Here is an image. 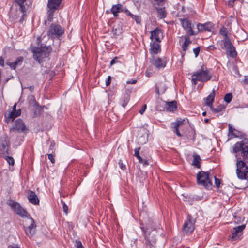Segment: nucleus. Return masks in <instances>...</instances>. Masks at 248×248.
Returning <instances> with one entry per match:
<instances>
[{
    "label": "nucleus",
    "mask_w": 248,
    "mask_h": 248,
    "mask_svg": "<svg viewBox=\"0 0 248 248\" xmlns=\"http://www.w3.org/2000/svg\"><path fill=\"white\" fill-rule=\"evenodd\" d=\"M232 153L236 161H246L248 159V139H244L237 142L232 147Z\"/></svg>",
    "instance_id": "nucleus-1"
},
{
    "label": "nucleus",
    "mask_w": 248,
    "mask_h": 248,
    "mask_svg": "<svg viewBox=\"0 0 248 248\" xmlns=\"http://www.w3.org/2000/svg\"><path fill=\"white\" fill-rule=\"evenodd\" d=\"M212 73L208 68L201 66V68L194 73L192 75L191 81L193 85H196L197 81L206 82L210 80L212 78Z\"/></svg>",
    "instance_id": "nucleus-2"
},
{
    "label": "nucleus",
    "mask_w": 248,
    "mask_h": 248,
    "mask_svg": "<svg viewBox=\"0 0 248 248\" xmlns=\"http://www.w3.org/2000/svg\"><path fill=\"white\" fill-rule=\"evenodd\" d=\"M52 51L51 47L49 46H42L40 47H34L32 48L33 58L39 63L42 62L43 59L47 57Z\"/></svg>",
    "instance_id": "nucleus-3"
},
{
    "label": "nucleus",
    "mask_w": 248,
    "mask_h": 248,
    "mask_svg": "<svg viewBox=\"0 0 248 248\" xmlns=\"http://www.w3.org/2000/svg\"><path fill=\"white\" fill-rule=\"evenodd\" d=\"M64 33V29L60 24L52 23L47 31V37L52 40L59 39Z\"/></svg>",
    "instance_id": "nucleus-4"
},
{
    "label": "nucleus",
    "mask_w": 248,
    "mask_h": 248,
    "mask_svg": "<svg viewBox=\"0 0 248 248\" xmlns=\"http://www.w3.org/2000/svg\"><path fill=\"white\" fill-rule=\"evenodd\" d=\"M197 182L199 185L203 186L207 189H212L213 184L210 178V172L201 171L197 174Z\"/></svg>",
    "instance_id": "nucleus-5"
},
{
    "label": "nucleus",
    "mask_w": 248,
    "mask_h": 248,
    "mask_svg": "<svg viewBox=\"0 0 248 248\" xmlns=\"http://www.w3.org/2000/svg\"><path fill=\"white\" fill-rule=\"evenodd\" d=\"M142 231L144 232L145 240V248H155L157 231L145 230Z\"/></svg>",
    "instance_id": "nucleus-6"
},
{
    "label": "nucleus",
    "mask_w": 248,
    "mask_h": 248,
    "mask_svg": "<svg viewBox=\"0 0 248 248\" xmlns=\"http://www.w3.org/2000/svg\"><path fill=\"white\" fill-rule=\"evenodd\" d=\"M24 222H25L24 225L25 232L28 237L31 238L36 232V225L34 220L31 217L24 220Z\"/></svg>",
    "instance_id": "nucleus-7"
},
{
    "label": "nucleus",
    "mask_w": 248,
    "mask_h": 248,
    "mask_svg": "<svg viewBox=\"0 0 248 248\" xmlns=\"http://www.w3.org/2000/svg\"><path fill=\"white\" fill-rule=\"evenodd\" d=\"M236 174L240 179H247L248 178V166L245 161H236Z\"/></svg>",
    "instance_id": "nucleus-8"
},
{
    "label": "nucleus",
    "mask_w": 248,
    "mask_h": 248,
    "mask_svg": "<svg viewBox=\"0 0 248 248\" xmlns=\"http://www.w3.org/2000/svg\"><path fill=\"white\" fill-rule=\"evenodd\" d=\"M7 204L11 207L16 214L20 216L21 217H26V219L29 218L31 216L28 212L23 208H22L19 203H17L14 200H10L7 202Z\"/></svg>",
    "instance_id": "nucleus-9"
},
{
    "label": "nucleus",
    "mask_w": 248,
    "mask_h": 248,
    "mask_svg": "<svg viewBox=\"0 0 248 248\" xmlns=\"http://www.w3.org/2000/svg\"><path fill=\"white\" fill-rule=\"evenodd\" d=\"M195 220L191 215H188L183 225L182 231L186 234L191 233L195 229Z\"/></svg>",
    "instance_id": "nucleus-10"
},
{
    "label": "nucleus",
    "mask_w": 248,
    "mask_h": 248,
    "mask_svg": "<svg viewBox=\"0 0 248 248\" xmlns=\"http://www.w3.org/2000/svg\"><path fill=\"white\" fill-rule=\"evenodd\" d=\"M181 24L185 30L186 31L187 35L194 36L197 35L193 30V25L192 24L191 21L188 18H179Z\"/></svg>",
    "instance_id": "nucleus-11"
},
{
    "label": "nucleus",
    "mask_w": 248,
    "mask_h": 248,
    "mask_svg": "<svg viewBox=\"0 0 248 248\" xmlns=\"http://www.w3.org/2000/svg\"><path fill=\"white\" fill-rule=\"evenodd\" d=\"M142 231H157L160 228V225L156 220L149 218L147 222L140 223Z\"/></svg>",
    "instance_id": "nucleus-12"
},
{
    "label": "nucleus",
    "mask_w": 248,
    "mask_h": 248,
    "mask_svg": "<svg viewBox=\"0 0 248 248\" xmlns=\"http://www.w3.org/2000/svg\"><path fill=\"white\" fill-rule=\"evenodd\" d=\"M9 144L7 137L5 136L0 137V156L9 154Z\"/></svg>",
    "instance_id": "nucleus-13"
},
{
    "label": "nucleus",
    "mask_w": 248,
    "mask_h": 248,
    "mask_svg": "<svg viewBox=\"0 0 248 248\" xmlns=\"http://www.w3.org/2000/svg\"><path fill=\"white\" fill-rule=\"evenodd\" d=\"M246 227L245 224H242L233 228L231 231V234L229 236V238L232 240H235L240 238L243 234V231Z\"/></svg>",
    "instance_id": "nucleus-14"
},
{
    "label": "nucleus",
    "mask_w": 248,
    "mask_h": 248,
    "mask_svg": "<svg viewBox=\"0 0 248 248\" xmlns=\"http://www.w3.org/2000/svg\"><path fill=\"white\" fill-rule=\"evenodd\" d=\"M128 11L127 8L121 3L113 5L110 9L111 13L113 14L115 18H117L119 16L118 14L121 12L124 13L127 15Z\"/></svg>",
    "instance_id": "nucleus-15"
},
{
    "label": "nucleus",
    "mask_w": 248,
    "mask_h": 248,
    "mask_svg": "<svg viewBox=\"0 0 248 248\" xmlns=\"http://www.w3.org/2000/svg\"><path fill=\"white\" fill-rule=\"evenodd\" d=\"M150 32L151 36L150 38L152 41L161 42L164 38L163 31L157 28L151 31Z\"/></svg>",
    "instance_id": "nucleus-16"
},
{
    "label": "nucleus",
    "mask_w": 248,
    "mask_h": 248,
    "mask_svg": "<svg viewBox=\"0 0 248 248\" xmlns=\"http://www.w3.org/2000/svg\"><path fill=\"white\" fill-rule=\"evenodd\" d=\"M185 120L181 118L177 119L176 121L171 124V129L173 132L178 137H181L182 135L180 133L179 128L185 124Z\"/></svg>",
    "instance_id": "nucleus-17"
},
{
    "label": "nucleus",
    "mask_w": 248,
    "mask_h": 248,
    "mask_svg": "<svg viewBox=\"0 0 248 248\" xmlns=\"http://www.w3.org/2000/svg\"><path fill=\"white\" fill-rule=\"evenodd\" d=\"M11 130H16L18 132L25 133L28 131V129L26 128L23 120L21 119H18L16 121L15 125L11 129Z\"/></svg>",
    "instance_id": "nucleus-18"
},
{
    "label": "nucleus",
    "mask_w": 248,
    "mask_h": 248,
    "mask_svg": "<svg viewBox=\"0 0 248 248\" xmlns=\"http://www.w3.org/2000/svg\"><path fill=\"white\" fill-rule=\"evenodd\" d=\"M152 59L150 60V62L157 68H164L166 65V61L165 58H161L159 57H155L152 56Z\"/></svg>",
    "instance_id": "nucleus-19"
},
{
    "label": "nucleus",
    "mask_w": 248,
    "mask_h": 248,
    "mask_svg": "<svg viewBox=\"0 0 248 248\" xmlns=\"http://www.w3.org/2000/svg\"><path fill=\"white\" fill-rule=\"evenodd\" d=\"M160 42L152 41L150 42V48L149 49L150 53L153 56L156 55L161 51Z\"/></svg>",
    "instance_id": "nucleus-20"
},
{
    "label": "nucleus",
    "mask_w": 248,
    "mask_h": 248,
    "mask_svg": "<svg viewBox=\"0 0 248 248\" xmlns=\"http://www.w3.org/2000/svg\"><path fill=\"white\" fill-rule=\"evenodd\" d=\"M24 58L22 56L17 57L16 60L13 62H6V64L14 70H15L17 66H21L23 62Z\"/></svg>",
    "instance_id": "nucleus-21"
},
{
    "label": "nucleus",
    "mask_w": 248,
    "mask_h": 248,
    "mask_svg": "<svg viewBox=\"0 0 248 248\" xmlns=\"http://www.w3.org/2000/svg\"><path fill=\"white\" fill-rule=\"evenodd\" d=\"M28 199L29 202L33 205H37L39 203V200L35 193L33 191H29Z\"/></svg>",
    "instance_id": "nucleus-22"
},
{
    "label": "nucleus",
    "mask_w": 248,
    "mask_h": 248,
    "mask_svg": "<svg viewBox=\"0 0 248 248\" xmlns=\"http://www.w3.org/2000/svg\"><path fill=\"white\" fill-rule=\"evenodd\" d=\"M155 93L156 94L159 96L160 94L164 93L167 87L164 83V82L162 81L158 82L155 85Z\"/></svg>",
    "instance_id": "nucleus-23"
},
{
    "label": "nucleus",
    "mask_w": 248,
    "mask_h": 248,
    "mask_svg": "<svg viewBox=\"0 0 248 248\" xmlns=\"http://www.w3.org/2000/svg\"><path fill=\"white\" fill-rule=\"evenodd\" d=\"M190 35L185 34L184 36L180 37V39L183 38L184 39V41L181 45L182 49L184 52L186 51L188 49L189 45L192 42L190 39Z\"/></svg>",
    "instance_id": "nucleus-24"
},
{
    "label": "nucleus",
    "mask_w": 248,
    "mask_h": 248,
    "mask_svg": "<svg viewBox=\"0 0 248 248\" xmlns=\"http://www.w3.org/2000/svg\"><path fill=\"white\" fill-rule=\"evenodd\" d=\"M62 0H48L47 3V8L55 11L59 9V6Z\"/></svg>",
    "instance_id": "nucleus-25"
},
{
    "label": "nucleus",
    "mask_w": 248,
    "mask_h": 248,
    "mask_svg": "<svg viewBox=\"0 0 248 248\" xmlns=\"http://www.w3.org/2000/svg\"><path fill=\"white\" fill-rule=\"evenodd\" d=\"M44 106L37 105L31 108V112L33 118L40 116L43 111Z\"/></svg>",
    "instance_id": "nucleus-26"
},
{
    "label": "nucleus",
    "mask_w": 248,
    "mask_h": 248,
    "mask_svg": "<svg viewBox=\"0 0 248 248\" xmlns=\"http://www.w3.org/2000/svg\"><path fill=\"white\" fill-rule=\"evenodd\" d=\"M166 104V109L167 111L174 112L177 108V102L175 100L168 102L165 101Z\"/></svg>",
    "instance_id": "nucleus-27"
},
{
    "label": "nucleus",
    "mask_w": 248,
    "mask_h": 248,
    "mask_svg": "<svg viewBox=\"0 0 248 248\" xmlns=\"http://www.w3.org/2000/svg\"><path fill=\"white\" fill-rule=\"evenodd\" d=\"M27 0H15V2L20 7V10L23 13L22 16L24 15V13L27 10V5L26 2Z\"/></svg>",
    "instance_id": "nucleus-28"
},
{
    "label": "nucleus",
    "mask_w": 248,
    "mask_h": 248,
    "mask_svg": "<svg viewBox=\"0 0 248 248\" xmlns=\"http://www.w3.org/2000/svg\"><path fill=\"white\" fill-rule=\"evenodd\" d=\"M21 114V110L18 109L16 111H12L10 112L7 115H5V117L9 121H13L16 117L20 116Z\"/></svg>",
    "instance_id": "nucleus-29"
},
{
    "label": "nucleus",
    "mask_w": 248,
    "mask_h": 248,
    "mask_svg": "<svg viewBox=\"0 0 248 248\" xmlns=\"http://www.w3.org/2000/svg\"><path fill=\"white\" fill-rule=\"evenodd\" d=\"M215 96V90H213L210 94L208 95V96L206 98V104L210 108L212 106V104L214 101Z\"/></svg>",
    "instance_id": "nucleus-30"
},
{
    "label": "nucleus",
    "mask_w": 248,
    "mask_h": 248,
    "mask_svg": "<svg viewBox=\"0 0 248 248\" xmlns=\"http://www.w3.org/2000/svg\"><path fill=\"white\" fill-rule=\"evenodd\" d=\"M157 17L160 19H163L166 17L167 12L165 7L156 8Z\"/></svg>",
    "instance_id": "nucleus-31"
},
{
    "label": "nucleus",
    "mask_w": 248,
    "mask_h": 248,
    "mask_svg": "<svg viewBox=\"0 0 248 248\" xmlns=\"http://www.w3.org/2000/svg\"><path fill=\"white\" fill-rule=\"evenodd\" d=\"M201 161V159L199 155L195 153L193 155V160L192 161V165L196 167L197 168L200 169L201 165L200 162Z\"/></svg>",
    "instance_id": "nucleus-32"
},
{
    "label": "nucleus",
    "mask_w": 248,
    "mask_h": 248,
    "mask_svg": "<svg viewBox=\"0 0 248 248\" xmlns=\"http://www.w3.org/2000/svg\"><path fill=\"white\" fill-rule=\"evenodd\" d=\"M226 53L232 58H235L237 56V52L235 50V48L233 45L228 49H226Z\"/></svg>",
    "instance_id": "nucleus-33"
},
{
    "label": "nucleus",
    "mask_w": 248,
    "mask_h": 248,
    "mask_svg": "<svg viewBox=\"0 0 248 248\" xmlns=\"http://www.w3.org/2000/svg\"><path fill=\"white\" fill-rule=\"evenodd\" d=\"M210 108L213 113H217L224 111L225 107L223 105H219L216 108L213 107V106H212Z\"/></svg>",
    "instance_id": "nucleus-34"
},
{
    "label": "nucleus",
    "mask_w": 248,
    "mask_h": 248,
    "mask_svg": "<svg viewBox=\"0 0 248 248\" xmlns=\"http://www.w3.org/2000/svg\"><path fill=\"white\" fill-rule=\"evenodd\" d=\"M29 105L31 106V108L39 105L38 104V103L36 101L34 96H33V95L30 96L29 97Z\"/></svg>",
    "instance_id": "nucleus-35"
},
{
    "label": "nucleus",
    "mask_w": 248,
    "mask_h": 248,
    "mask_svg": "<svg viewBox=\"0 0 248 248\" xmlns=\"http://www.w3.org/2000/svg\"><path fill=\"white\" fill-rule=\"evenodd\" d=\"M127 16H130L133 19H134L137 24L140 23L141 18L140 16L134 15L132 14L129 11H128Z\"/></svg>",
    "instance_id": "nucleus-36"
},
{
    "label": "nucleus",
    "mask_w": 248,
    "mask_h": 248,
    "mask_svg": "<svg viewBox=\"0 0 248 248\" xmlns=\"http://www.w3.org/2000/svg\"><path fill=\"white\" fill-rule=\"evenodd\" d=\"M130 100L129 96L127 94H124L122 99V106L123 108H125Z\"/></svg>",
    "instance_id": "nucleus-37"
},
{
    "label": "nucleus",
    "mask_w": 248,
    "mask_h": 248,
    "mask_svg": "<svg viewBox=\"0 0 248 248\" xmlns=\"http://www.w3.org/2000/svg\"><path fill=\"white\" fill-rule=\"evenodd\" d=\"M222 41L223 42L224 46L226 49H228L229 48L233 46L229 38H224V40Z\"/></svg>",
    "instance_id": "nucleus-38"
},
{
    "label": "nucleus",
    "mask_w": 248,
    "mask_h": 248,
    "mask_svg": "<svg viewBox=\"0 0 248 248\" xmlns=\"http://www.w3.org/2000/svg\"><path fill=\"white\" fill-rule=\"evenodd\" d=\"M220 34L224 37L225 38H229L228 36V31L227 29L225 27H222L219 31Z\"/></svg>",
    "instance_id": "nucleus-39"
},
{
    "label": "nucleus",
    "mask_w": 248,
    "mask_h": 248,
    "mask_svg": "<svg viewBox=\"0 0 248 248\" xmlns=\"http://www.w3.org/2000/svg\"><path fill=\"white\" fill-rule=\"evenodd\" d=\"M55 11L51 9H48L47 14V20L48 21L52 22L53 20V15Z\"/></svg>",
    "instance_id": "nucleus-40"
},
{
    "label": "nucleus",
    "mask_w": 248,
    "mask_h": 248,
    "mask_svg": "<svg viewBox=\"0 0 248 248\" xmlns=\"http://www.w3.org/2000/svg\"><path fill=\"white\" fill-rule=\"evenodd\" d=\"M203 24L204 31H211L213 29V25L211 22H206Z\"/></svg>",
    "instance_id": "nucleus-41"
},
{
    "label": "nucleus",
    "mask_w": 248,
    "mask_h": 248,
    "mask_svg": "<svg viewBox=\"0 0 248 248\" xmlns=\"http://www.w3.org/2000/svg\"><path fill=\"white\" fill-rule=\"evenodd\" d=\"M197 31H195V32L197 33V35L200 32H202V31H205L203 24H202V23H199L197 24Z\"/></svg>",
    "instance_id": "nucleus-42"
},
{
    "label": "nucleus",
    "mask_w": 248,
    "mask_h": 248,
    "mask_svg": "<svg viewBox=\"0 0 248 248\" xmlns=\"http://www.w3.org/2000/svg\"><path fill=\"white\" fill-rule=\"evenodd\" d=\"M232 99V95L231 93H227L225 94L224 100L227 103H230Z\"/></svg>",
    "instance_id": "nucleus-43"
},
{
    "label": "nucleus",
    "mask_w": 248,
    "mask_h": 248,
    "mask_svg": "<svg viewBox=\"0 0 248 248\" xmlns=\"http://www.w3.org/2000/svg\"><path fill=\"white\" fill-rule=\"evenodd\" d=\"M76 248H84L80 240H76L75 241Z\"/></svg>",
    "instance_id": "nucleus-44"
},
{
    "label": "nucleus",
    "mask_w": 248,
    "mask_h": 248,
    "mask_svg": "<svg viewBox=\"0 0 248 248\" xmlns=\"http://www.w3.org/2000/svg\"><path fill=\"white\" fill-rule=\"evenodd\" d=\"M48 158L51 161V162L53 164L55 163V158L54 155L52 153H50L47 154Z\"/></svg>",
    "instance_id": "nucleus-45"
},
{
    "label": "nucleus",
    "mask_w": 248,
    "mask_h": 248,
    "mask_svg": "<svg viewBox=\"0 0 248 248\" xmlns=\"http://www.w3.org/2000/svg\"><path fill=\"white\" fill-rule=\"evenodd\" d=\"M234 131H235V129L232 126L231 124H228V132L229 134L232 135L234 133Z\"/></svg>",
    "instance_id": "nucleus-46"
},
{
    "label": "nucleus",
    "mask_w": 248,
    "mask_h": 248,
    "mask_svg": "<svg viewBox=\"0 0 248 248\" xmlns=\"http://www.w3.org/2000/svg\"><path fill=\"white\" fill-rule=\"evenodd\" d=\"M6 160L7 161V162H8L9 165H14V163H15L14 159L12 157L7 156Z\"/></svg>",
    "instance_id": "nucleus-47"
},
{
    "label": "nucleus",
    "mask_w": 248,
    "mask_h": 248,
    "mask_svg": "<svg viewBox=\"0 0 248 248\" xmlns=\"http://www.w3.org/2000/svg\"><path fill=\"white\" fill-rule=\"evenodd\" d=\"M61 202L62 204V207L63 209V211L67 214L68 213V208L66 205L65 203L64 202L63 200H61Z\"/></svg>",
    "instance_id": "nucleus-48"
},
{
    "label": "nucleus",
    "mask_w": 248,
    "mask_h": 248,
    "mask_svg": "<svg viewBox=\"0 0 248 248\" xmlns=\"http://www.w3.org/2000/svg\"><path fill=\"white\" fill-rule=\"evenodd\" d=\"M242 134V133L240 131L235 129V131H234L232 135H233L234 137L237 138L241 136Z\"/></svg>",
    "instance_id": "nucleus-49"
},
{
    "label": "nucleus",
    "mask_w": 248,
    "mask_h": 248,
    "mask_svg": "<svg viewBox=\"0 0 248 248\" xmlns=\"http://www.w3.org/2000/svg\"><path fill=\"white\" fill-rule=\"evenodd\" d=\"M193 51L195 55V57H197L199 54L200 51V48L199 46L197 47L196 48H194Z\"/></svg>",
    "instance_id": "nucleus-50"
},
{
    "label": "nucleus",
    "mask_w": 248,
    "mask_h": 248,
    "mask_svg": "<svg viewBox=\"0 0 248 248\" xmlns=\"http://www.w3.org/2000/svg\"><path fill=\"white\" fill-rule=\"evenodd\" d=\"M54 147H55V143L54 142V141L51 142V144L49 147V150H48V152L49 153H53V150L54 149Z\"/></svg>",
    "instance_id": "nucleus-51"
},
{
    "label": "nucleus",
    "mask_w": 248,
    "mask_h": 248,
    "mask_svg": "<svg viewBox=\"0 0 248 248\" xmlns=\"http://www.w3.org/2000/svg\"><path fill=\"white\" fill-rule=\"evenodd\" d=\"M214 178H215L216 186L217 188H219L220 187V180L219 179L216 178V177H215V176L214 177Z\"/></svg>",
    "instance_id": "nucleus-52"
},
{
    "label": "nucleus",
    "mask_w": 248,
    "mask_h": 248,
    "mask_svg": "<svg viewBox=\"0 0 248 248\" xmlns=\"http://www.w3.org/2000/svg\"><path fill=\"white\" fill-rule=\"evenodd\" d=\"M118 164L119 165V167L120 168L123 170H124L126 169V166L125 165H124L123 163V162H122V160H120L119 161V162H118Z\"/></svg>",
    "instance_id": "nucleus-53"
},
{
    "label": "nucleus",
    "mask_w": 248,
    "mask_h": 248,
    "mask_svg": "<svg viewBox=\"0 0 248 248\" xmlns=\"http://www.w3.org/2000/svg\"><path fill=\"white\" fill-rule=\"evenodd\" d=\"M234 222L238 223L239 222H240L241 221H243L244 220V218H242V217H237L236 216H234Z\"/></svg>",
    "instance_id": "nucleus-54"
},
{
    "label": "nucleus",
    "mask_w": 248,
    "mask_h": 248,
    "mask_svg": "<svg viewBox=\"0 0 248 248\" xmlns=\"http://www.w3.org/2000/svg\"><path fill=\"white\" fill-rule=\"evenodd\" d=\"M140 147L136 148L135 149V150H134V156L136 157H137L138 156H140L139 151H140Z\"/></svg>",
    "instance_id": "nucleus-55"
},
{
    "label": "nucleus",
    "mask_w": 248,
    "mask_h": 248,
    "mask_svg": "<svg viewBox=\"0 0 248 248\" xmlns=\"http://www.w3.org/2000/svg\"><path fill=\"white\" fill-rule=\"evenodd\" d=\"M146 108H147L146 105V104L142 106V108L140 110L139 113H140L141 114H142L145 111Z\"/></svg>",
    "instance_id": "nucleus-56"
},
{
    "label": "nucleus",
    "mask_w": 248,
    "mask_h": 248,
    "mask_svg": "<svg viewBox=\"0 0 248 248\" xmlns=\"http://www.w3.org/2000/svg\"><path fill=\"white\" fill-rule=\"evenodd\" d=\"M111 76H109L108 77L107 80H106V85L107 86H109L110 84L111 81Z\"/></svg>",
    "instance_id": "nucleus-57"
},
{
    "label": "nucleus",
    "mask_w": 248,
    "mask_h": 248,
    "mask_svg": "<svg viewBox=\"0 0 248 248\" xmlns=\"http://www.w3.org/2000/svg\"><path fill=\"white\" fill-rule=\"evenodd\" d=\"M118 58L117 57H115L114 58H113L110 62V65H112L114 64L117 63L118 62Z\"/></svg>",
    "instance_id": "nucleus-58"
},
{
    "label": "nucleus",
    "mask_w": 248,
    "mask_h": 248,
    "mask_svg": "<svg viewBox=\"0 0 248 248\" xmlns=\"http://www.w3.org/2000/svg\"><path fill=\"white\" fill-rule=\"evenodd\" d=\"M0 65L3 67L4 65V60L2 57H0Z\"/></svg>",
    "instance_id": "nucleus-59"
},
{
    "label": "nucleus",
    "mask_w": 248,
    "mask_h": 248,
    "mask_svg": "<svg viewBox=\"0 0 248 248\" xmlns=\"http://www.w3.org/2000/svg\"><path fill=\"white\" fill-rule=\"evenodd\" d=\"M137 80L136 79H134V80H132V81H127V84H135L136 82H137Z\"/></svg>",
    "instance_id": "nucleus-60"
},
{
    "label": "nucleus",
    "mask_w": 248,
    "mask_h": 248,
    "mask_svg": "<svg viewBox=\"0 0 248 248\" xmlns=\"http://www.w3.org/2000/svg\"><path fill=\"white\" fill-rule=\"evenodd\" d=\"M141 163L143 164L144 166H147L149 164L147 160H143V161Z\"/></svg>",
    "instance_id": "nucleus-61"
},
{
    "label": "nucleus",
    "mask_w": 248,
    "mask_h": 248,
    "mask_svg": "<svg viewBox=\"0 0 248 248\" xmlns=\"http://www.w3.org/2000/svg\"><path fill=\"white\" fill-rule=\"evenodd\" d=\"M137 158L140 163H141L142 162L143 159L140 156V155L138 156Z\"/></svg>",
    "instance_id": "nucleus-62"
},
{
    "label": "nucleus",
    "mask_w": 248,
    "mask_h": 248,
    "mask_svg": "<svg viewBox=\"0 0 248 248\" xmlns=\"http://www.w3.org/2000/svg\"><path fill=\"white\" fill-rule=\"evenodd\" d=\"M25 88H28L31 91H32L34 89V86H30L29 87H25Z\"/></svg>",
    "instance_id": "nucleus-63"
},
{
    "label": "nucleus",
    "mask_w": 248,
    "mask_h": 248,
    "mask_svg": "<svg viewBox=\"0 0 248 248\" xmlns=\"http://www.w3.org/2000/svg\"><path fill=\"white\" fill-rule=\"evenodd\" d=\"M208 49L210 50H214V49H215V47L214 46H210L208 47Z\"/></svg>",
    "instance_id": "nucleus-64"
}]
</instances>
